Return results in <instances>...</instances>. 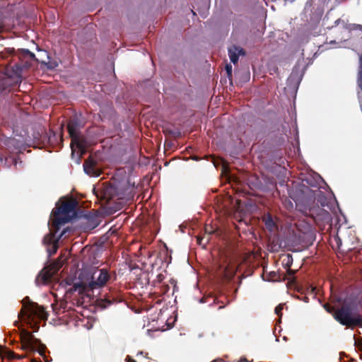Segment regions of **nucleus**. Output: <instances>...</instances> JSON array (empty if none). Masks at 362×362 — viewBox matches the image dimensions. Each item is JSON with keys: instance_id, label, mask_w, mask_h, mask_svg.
<instances>
[{"instance_id": "a211bd4d", "label": "nucleus", "mask_w": 362, "mask_h": 362, "mask_svg": "<svg viewBox=\"0 0 362 362\" xmlns=\"http://www.w3.org/2000/svg\"><path fill=\"white\" fill-rule=\"evenodd\" d=\"M41 63L45 64L47 66V68L49 70H53L58 66V63L56 61L49 60L47 62L42 61L41 62Z\"/></svg>"}, {"instance_id": "f3484780", "label": "nucleus", "mask_w": 362, "mask_h": 362, "mask_svg": "<svg viewBox=\"0 0 362 362\" xmlns=\"http://www.w3.org/2000/svg\"><path fill=\"white\" fill-rule=\"evenodd\" d=\"M264 221L267 228L269 230H272L276 226V224L273 221L271 215H268L267 217H265Z\"/></svg>"}, {"instance_id": "7ed1b4c3", "label": "nucleus", "mask_w": 362, "mask_h": 362, "mask_svg": "<svg viewBox=\"0 0 362 362\" xmlns=\"http://www.w3.org/2000/svg\"><path fill=\"white\" fill-rule=\"evenodd\" d=\"M110 279V275L107 269H97L88 278L87 282L75 284L74 289L78 291L79 293L93 291L95 289L105 286Z\"/></svg>"}, {"instance_id": "cd10ccee", "label": "nucleus", "mask_w": 362, "mask_h": 362, "mask_svg": "<svg viewBox=\"0 0 362 362\" xmlns=\"http://www.w3.org/2000/svg\"><path fill=\"white\" fill-rule=\"evenodd\" d=\"M113 301H114V299L112 300L110 298H105V304L104 305V306L107 307V306L112 304Z\"/></svg>"}, {"instance_id": "ddd939ff", "label": "nucleus", "mask_w": 362, "mask_h": 362, "mask_svg": "<svg viewBox=\"0 0 362 362\" xmlns=\"http://www.w3.org/2000/svg\"><path fill=\"white\" fill-rule=\"evenodd\" d=\"M357 85L359 88V90L357 93L358 98L359 102H362V54L359 57V66L357 74Z\"/></svg>"}, {"instance_id": "b1692460", "label": "nucleus", "mask_w": 362, "mask_h": 362, "mask_svg": "<svg viewBox=\"0 0 362 362\" xmlns=\"http://www.w3.org/2000/svg\"><path fill=\"white\" fill-rule=\"evenodd\" d=\"M226 70L227 73V76L229 79H231L232 78V66L231 64H226Z\"/></svg>"}, {"instance_id": "6ab92c4d", "label": "nucleus", "mask_w": 362, "mask_h": 362, "mask_svg": "<svg viewBox=\"0 0 362 362\" xmlns=\"http://www.w3.org/2000/svg\"><path fill=\"white\" fill-rule=\"evenodd\" d=\"M221 269H223V276L226 278H230L234 275L233 272H229L228 266H221Z\"/></svg>"}, {"instance_id": "f03ea898", "label": "nucleus", "mask_w": 362, "mask_h": 362, "mask_svg": "<svg viewBox=\"0 0 362 362\" xmlns=\"http://www.w3.org/2000/svg\"><path fill=\"white\" fill-rule=\"evenodd\" d=\"M334 318L341 325L349 328L362 327V307L354 303H344L337 308Z\"/></svg>"}, {"instance_id": "9b49d317", "label": "nucleus", "mask_w": 362, "mask_h": 362, "mask_svg": "<svg viewBox=\"0 0 362 362\" xmlns=\"http://www.w3.org/2000/svg\"><path fill=\"white\" fill-rule=\"evenodd\" d=\"M54 275V272L47 268L42 269L36 277L37 284H46L49 282Z\"/></svg>"}, {"instance_id": "4468645a", "label": "nucleus", "mask_w": 362, "mask_h": 362, "mask_svg": "<svg viewBox=\"0 0 362 362\" xmlns=\"http://www.w3.org/2000/svg\"><path fill=\"white\" fill-rule=\"evenodd\" d=\"M129 189L126 185H117L116 200H127L129 199L127 191Z\"/></svg>"}, {"instance_id": "39448f33", "label": "nucleus", "mask_w": 362, "mask_h": 362, "mask_svg": "<svg viewBox=\"0 0 362 362\" xmlns=\"http://www.w3.org/2000/svg\"><path fill=\"white\" fill-rule=\"evenodd\" d=\"M21 349L31 352H38L42 356L45 362H49L45 352L47 347L41 341L34 337V335L25 329H23L20 334Z\"/></svg>"}, {"instance_id": "f704fd0d", "label": "nucleus", "mask_w": 362, "mask_h": 362, "mask_svg": "<svg viewBox=\"0 0 362 362\" xmlns=\"http://www.w3.org/2000/svg\"><path fill=\"white\" fill-rule=\"evenodd\" d=\"M341 22V19H337L335 22H334V24L337 25H339V23Z\"/></svg>"}, {"instance_id": "a878e982", "label": "nucleus", "mask_w": 362, "mask_h": 362, "mask_svg": "<svg viewBox=\"0 0 362 362\" xmlns=\"http://www.w3.org/2000/svg\"><path fill=\"white\" fill-rule=\"evenodd\" d=\"M164 279V275L162 274H159L156 276V281L158 283H161Z\"/></svg>"}, {"instance_id": "20e7f679", "label": "nucleus", "mask_w": 362, "mask_h": 362, "mask_svg": "<svg viewBox=\"0 0 362 362\" xmlns=\"http://www.w3.org/2000/svg\"><path fill=\"white\" fill-rule=\"evenodd\" d=\"M76 203L63 202L61 206L55 208L52 212V227L57 232L61 226L70 221V214L74 212Z\"/></svg>"}, {"instance_id": "c85d7f7f", "label": "nucleus", "mask_w": 362, "mask_h": 362, "mask_svg": "<svg viewBox=\"0 0 362 362\" xmlns=\"http://www.w3.org/2000/svg\"><path fill=\"white\" fill-rule=\"evenodd\" d=\"M125 361L126 362H137L136 360H134L129 356H127V357L125 358Z\"/></svg>"}, {"instance_id": "9d476101", "label": "nucleus", "mask_w": 362, "mask_h": 362, "mask_svg": "<svg viewBox=\"0 0 362 362\" xmlns=\"http://www.w3.org/2000/svg\"><path fill=\"white\" fill-rule=\"evenodd\" d=\"M305 213L315 220H325L329 216V213L319 206L305 208Z\"/></svg>"}, {"instance_id": "423d86ee", "label": "nucleus", "mask_w": 362, "mask_h": 362, "mask_svg": "<svg viewBox=\"0 0 362 362\" xmlns=\"http://www.w3.org/2000/svg\"><path fill=\"white\" fill-rule=\"evenodd\" d=\"M22 303L23 308L18 315V317L26 315L28 320H33L35 317L47 320L48 315L43 306L32 302L28 296L23 299Z\"/></svg>"}, {"instance_id": "c9c22d12", "label": "nucleus", "mask_w": 362, "mask_h": 362, "mask_svg": "<svg viewBox=\"0 0 362 362\" xmlns=\"http://www.w3.org/2000/svg\"><path fill=\"white\" fill-rule=\"evenodd\" d=\"M30 362H40V361H38L36 359L33 358V359H31Z\"/></svg>"}, {"instance_id": "0eeeda50", "label": "nucleus", "mask_w": 362, "mask_h": 362, "mask_svg": "<svg viewBox=\"0 0 362 362\" xmlns=\"http://www.w3.org/2000/svg\"><path fill=\"white\" fill-rule=\"evenodd\" d=\"M67 130L71 139V148H73V146L76 145L79 150L83 151L84 145L78 130L77 122L74 119H70L67 124Z\"/></svg>"}, {"instance_id": "c756f323", "label": "nucleus", "mask_w": 362, "mask_h": 362, "mask_svg": "<svg viewBox=\"0 0 362 362\" xmlns=\"http://www.w3.org/2000/svg\"><path fill=\"white\" fill-rule=\"evenodd\" d=\"M296 291L300 293V295H303L304 294V288L302 287V286H298L297 288H296Z\"/></svg>"}, {"instance_id": "6e6552de", "label": "nucleus", "mask_w": 362, "mask_h": 362, "mask_svg": "<svg viewBox=\"0 0 362 362\" xmlns=\"http://www.w3.org/2000/svg\"><path fill=\"white\" fill-rule=\"evenodd\" d=\"M117 185L111 182H105L101 188L102 199L107 202L116 200Z\"/></svg>"}, {"instance_id": "5701e85b", "label": "nucleus", "mask_w": 362, "mask_h": 362, "mask_svg": "<svg viewBox=\"0 0 362 362\" xmlns=\"http://www.w3.org/2000/svg\"><path fill=\"white\" fill-rule=\"evenodd\" d=\"M282 310H283V305H281V304H279V305H277V306L275 308V310H274L275 313H276L279 317H281V315H282V313H281Z\"/></svg>"}, {"instance_id": "473e14b6", "label": "nucleus", "mask_w": 362, "mask_h": 362, "mask_svg": "<svg viewBox=\"0 0 362 362\" xmlns=\"http://www.w3.org/2000/svg\"><path fill=\"white\" fill-rule=\"evenodd\" d=\"M15 141H16L15 139H10V140L8 141V144H12L13 145Z\"/></svg>"}, {"instance_id": "393cba45", "label": "nucleus", "mask_w": 362, "mask_h": 362, "mask_svg": "<svg viewBox=\"0 0 362 362\" xmlns=\"http://www.w3.org/2000/svg\"><path fill=\"white\" fill-rule=\"evenodd\" d=\"M98 226V223L96 222V220L95 219H93L90 221V225L88 228H85V229H93L95 228V227H97Z\"/></svg>"}, {"instance_id": "72a5a7b5", "label": "nucleus", "mask_w": 362, "mask_h": 362, "mask_svg": "<svg viewBox=\"0 0 362 362\" xmlns=\"http://www.w3.org/2000/svg\"><path fill=\"white\" fill-rule=\"evenodd\" d=\"M202 238H199V237L197 238V243H198V244L201 245L202 244Z\"/></svg>"}, {"instance_id": "7c9ffc66", "label": "nucleus", "mask_w": 362, "mask_h": 362, "mask_svg": "<svg viewBox=\"0 0 362 362\" xmlns=\"http://www.w3.org/2000/svg\"><path fill=\"white\" fill-rule=\"evenodd\" d=\"M295 273H296V272H295L294 270H292V269H290V268L287 270V274H288V275H289V276L294 275V274H295Z\"/></svg>"}, {"instance_id": "bb28decb", "label": "nucleus", "mask_w": 362, "mask_h": 362, "mask_svg": "<svg viewBox=\"0 0 362 362\" xmlns=\"http://www.w3.org/2000/svg\"><path fill=\"white\" fill-rule=\"evenodd\" d=\"M292 257L291 255H288V262L286 263V267H290L291 266V264H292Z\"/></svg>"}, {"instance_id": "dca6fc26", "label": "nucleus", "mask_w": 362, "mask_h": 362, "mask_svg": "<svg viewBox=\"0 0 362 362\" xmlns=\"http://www.w3.org/2000/svg\"><path fill=\"white\" fill-rule=\"evenodd\" d=\"M315 289H316L315 287H313V286H308L306 288V293H305V296H303L302 297L298 296L297 298L298 299L304 301L305 303H308L309 298L306 296V294L310 293V294L315 295Z\"/></svg>"}, {"instance_id": "2eb2a0df", "label": "nucleus", "mask_w": 362, "mask_h": 362, "mask_svg": "<svg viewBox=\"0 0 362 362\" xmlns=\"http://www.w3.org/2000/svg\"><path fill=\"white\" fill-rule=\"evenodd\" d=\"M65 233V230H63L59 235L57 240H54L52 235H47L44 238L43 242L45 244L47 245H53L54 251L53 253H55L57 250V242L58 240Z\"/></svg>"}, {"instance_id": "4c0bfd02", "label": "nucleus", "mask_w": 362, "mask_h": 362, "mask_svg": "<svg viewBox=\"0 0 362 362\" xmlns=\"http://www.w3.org/2000/svg\"><path fill=\"white\" fill-rule=\"evenodd\" d=\"M74 286H75V284L74 285ZM73 289H74V291H76L75 289H74V287L73 288H71V291H73Z\"/></svg>"}, {"instance_id": "2f4dec72", "label": "nucleus", "mask_w": 362, "mask_h": 362, "mask_svg": "<svg viewBox=\"0 0 362 362\" xmlns=\"http://www.w3.org/2000/svg\"><path fill=\"white\" fill-rule=\"evenodd\" d=\"M211 362H224V361L222 358H216L213 360Z\"/></svg>"}, {"instance_id": "1a4fd4ad", "label": "nucleus", "mask_w": 362, "mask_h": 362, "mask_svg": "<svg viewBox=\"0 0 362 362\" xmlns=\"http://www.w3.org/2000/svg\"><path fill=\"white\" fill-rule=\"evenodd\" d=\"M85 173L93 177H98L101 175L102 170L98 168V162L91 156H89L83 163Z\"/></svg>"}, {"instance_id": "4be33fe9", "label": "nucleus", "mask_w": 362, "mask_h": 362, "mask_svg": "<svg viewBox=\"0 0 362 362\" xmlns=\"http://www.w3.org/2000/svg\"><path fill=\"white\" fill-rule=\"evenodd\" d=\"M279 277V275L278 273L275 272H271L269 273V281H275Z\"/></svg>"}, {"instance_id": "aec40b11", "label": "nucleus", "mask_w": 362, "mask_h": 362, "mask_svg": "<svg viewBox=\"0 0 362 362\" xmlns=\"http://www.w3.org/2000/svg\"><path fill=\"white\" fill-rule=\"evenodd\" d=\"M6 353L7 357L9 359H20L23 357V356H20L11 350H6Z\"/></svg>"}, {"instance_id": "e433bc0d", "label": "nucleus", "mask_w": 362, "mask_h": 362, "mask_svg": "<svg viewBox=\"0 0 362 362\" xmlns=\"http://www.w3.org/2000/svg\"><path fill=\"white\" fill-rule=\"evenodd\" d=\"M137 355L143 356L144 355V352L143 351H139V352H138Z\"/></svg>"}, {"instance_id": "58836bf2", "label": "nucleus", "mask_w": 362, "mask_h": 362, "mask_svg": "<svg viewBox=\"0 0 362 362\" xmlns=\"http://www.w3.org/2000/svg\"><path fill=\"white\" fill-rule=\"evenodd\" d=\"M17 324H18V321H16V322H15V325H16Z\"/></svg>"}, {"instance_id": "412c9836", "label": "nucleus", "mask_w": 362, "mask_h": 362, "mask_svg": "<svg viewBox=\"0 0 362 362\" xmlns=\"http://www.w3.org/2000/svg\"><path fill=\"white\" fill-rule=\"evenodd\" d=\"M323 307L327 313L332 314V316L334 317V314L337 309H336L334 306L331 305L329 303L324 304Z\"/></svg>"}, {"instance_id": "f8f14e48", "label": "nucleus", "mask_w": 362, "mask_h": 362, "mask_svg": "<svg viewBox=\"0 0 362 362\" xmlns=\"http://www.w3.org/2000/svg\"><path fill=\"white\" fill-rule=\"evenodd\" d=\"M228 54L231 62L235 64L239 59V56L245 54V51L243 48L233 46L228 49Z\"/></svg>"}, {"instance_id": "f257e3e1", "label": "nucleus", "mask_w": 362, "mask_h": 362, "mask_svg": "<svg viewBox=\"0 0 362 362\" xmlns=\"http://www.w3.org/2000/svg\"><path fill=\"white\" fill-rule=\"evenodd\" d=\"M6 52L12 56V62L6 67V76L0 78V91L9 90L21 82L23 73L28 69L34 62L37 61L35 55L28 49L6 48Z\"/></svg>"}]
</instances>
